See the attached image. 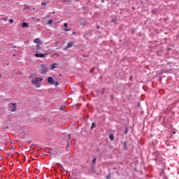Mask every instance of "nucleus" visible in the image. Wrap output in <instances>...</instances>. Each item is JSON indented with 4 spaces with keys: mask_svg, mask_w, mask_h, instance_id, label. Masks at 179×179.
I'll return each mask as SVG.
<instances>
[{
    "mask_svg": "<svg viewBox=\"0 0 179 179\" xmlns=\"http://www.w3.org/2000/svg\"><path fill=\"white\" fill-rule=\"evenodd\" d=\"M109 138H110V141H114V135L110 134V135L109 136Z\"/></svg>",
    "mask_w": 179,
    "mask_h": 179,
    "instance_id": "10",
    "label": "nucleus"
},
{
    "mask_svg": "<svg viewBox=\"0 0 179 179\" xmlns=\"http://www.w3.org/2000/svg\"><path fill=\"white\" fill-rule=\"evenodd\" d=\"M96 29H100V26H97V27H96Z\"/></svg>",
    "mask_w": 179,
    "mask_h": 179,
    "instance_id": "23",
    "label": "nucleus"
},
{
    "mask_svg": "<svg viewBox=\"0 0 179 179\" xmlns=\"http://www.w3.org/2000/svg\"><path fill=\"white\" fill-rule=\"evenodd\" d=\"M32 19H34V22H40L39 18L33 17Z\"/></svg>",
    "mask_w": 179,
    "mask_h": 179,
    "instance_id": "11",
    "label": "nucleus"
},
{
    "mask_svg": "<svg viewBox=\"0 0 179 179\" xmlns=\"http://www.w3.org/2000/svg\"><path fill=\"white\" fill-rule=\"evenodd\" d=\"M8 22L10 24H12V23H13V19H10Z\"/></svg>",
    "mask_w": 179,
    "mask_h": 179,
    "instance_id": "14",
    "label": "nucleus"
},
{
    "mask_svg": "<svg viewBox=\"0 0 179 179\" xmlns=\"http://www.w3.org/2000/svg\"><path fill=\"white\" fill-rule=\"evenodd\" d=\"M101 2H102V3L104 2V0H102Z\"/></svg>",
    "mask_w": 179,
    "mask_h": 179,
    "instance_id": "26",
    "label": "nucleus"
},
{
    "mask_svg": "<svg viewBox=\"0 0 179 179\" xmlns=\"http://www.w3.org/2000/svg\"><path fill=\"white\" fill-rule=\"evenodd\" d=\"M41 5H43V6H45L47 5V3H45V2H42V3H41Z\"/></svg>",
    "mask_w": 179,
    "mask_h": 179,
    "instance_id": "17",
    "label": "nucleus"
},
{
    "mask_svg": "<svg viewBox=\"0 0 179 179\" xmlns=\"http://www.w3.org/2000/svg\"><path fill=\"white\" fill-rule=\"evenodd\" d=\"M68 136H69V139H71V134H69Z\"/></svg>",
    "mask_w": 179,
    "mask_h": 179,
    "instance_id": "22",
    "label": "nucleus"
},
{
    "mask_svg": "<svg viewBox=\"0 0 179 179\" xmlns=\"http://www.w3.org/2000/svg\"><path fill=\"white\" fill-rule=\"evenodd\" d=\"M34 43H36V44H38V43H40V39L36 38V39L34 41Z\"/></svg>",
    "mask_w": 179,
    "mask_h": 179,
    "instance_id": "9",
    "label": "nucleus"
},
{
    "mask_svg": "<svg viewBox=\"0 0 179 179\" xmlns=\"http://www.w3.org/2000/svg\"><path fill=\"white\" fill-rule=\"evenodd\" d=\"M110 178H111V176L110 175L107 176V179H110Z\"/></svg>",
    "mask_w": 179,
    "mask_h": 179,
    "instance_id": "20",
    "label": "nucleus"
},
{
    "mask_svg": "<svg viewBox=\"0 0 179 179\" xmlns=\"http://www.w3.org/2000/svg\"><path fill=\"white\" fill-rule=\"evenodd\" d=\"M47 71H48V68L47 67V66L44 64H41L39 66L38 72L39 73H41V75H44V73H45Z\"/></svg>",
    "mask_w": 179,
    "mask_h": 179,
    "instance_id": "2",
    "label": "nucleus"
},
{
    "mask_svg": "<svg viewBox=\"0 0 179 179\" xmlns=\"http://www.w3.org/2000/svg\"><path fill=\"white\" fill-rule=\"evenodd\" d=\"M27 26H29V23L27 22H23L21 25V27H22V29H24V27H27Z\"/></svg>",
    "mask_w": 179,
    "mask_h": 179,
    "instance_id": "7",
    "label": "nucleus"
},
{
    "mask_svg": "<svg viewBox=\"0 0 179 179\" xmlns=\"http://www.w3.org/2000/svg\"><path fill=\"white\" fill-rule=\"evenodd\" d=\"M8 110L12 111V113H15L16 110H17V105L15 103H8Z\"/></svg>",
    "mask_w": 179,
    "mask_h": 179,
    "instance_id": "3",
    "label": "nucleus"
},
{
    "mask_svg": "<svg viewBox=\"0 0 179 179\" xmlns=\"http://www.w3.org/2000/svg\"><path fill=\"white\" fill-rule=\"evenodd\" d=\"M69 30H71V29L66 28V29H64V31H69Z\"/></svg>",
    "mask_w": 179,
    "mask_h": 179,
    "instance_id": "19",
    "label": "nucleus"
},
{
    "mask_svg": "<svg viewBox=\"0 0 179 179\" xmlns=\"http://www.w3.org/2000/svg\"><path fill=\"white\" fill-rule=\"evenodd\" d=\"M2 19H3V20H4L5 22H6V20H7L6 18H5V17H4V18H2Z\"/></svg>",
    "mask_w": 179,
    "mask_h": 179,
    "instance_id": "21",
    "label": "nucleus"
},
{
    "mask_svg": "<svg viewBox=\"0 0 179 179\" xmlns=\"http://www.w3.org/2000/svg\"><path fill=\"white\" fill-rule=\"evenodd\" d=\"M60 110H63V108H62V107H61V108H60Z\"/></svg>",
    "mask_w": 179,
    "mask_h": 179,
    "instance_id": "25",
    "label": "nucleus"
},
{
    "mask_svg": "<svg viewBox=\"0 0 179 179\" xmlns=\"http://www.w3.org/2000/svg\"><path fill=\"white\" fill-rule=\"evenodd\" d=\"M55 65H57V63H55L53 64H52L51 66V70L54 71L55 68H57V66H55Z\"/></svg>",
    "mask_w": 179,
    "mask_h": 179,
    "instance_id": "8",
    "label": "nucleus"
},
{
    "mask_svg": "<svg viewBox=\"0 0 179 179\" xmlns=\"http://www.w3.org/2000/svg\"><path fill=\"white\" fill-rule=\"evenodd\" d=\"M71 47H73V42H70L67 43L66 48H71Z\"/></svg>",
    "mask_w": 179,
    "mask_h": 179,
    "instance_id": "6",
    "label": "nucleus"
},
{
    "mask_svg": "<svg viewBox=\"0 0 179 179\" xmlns=\"http://www.w3.org/2000/svg\"><path fill=\"white\" fill-rule=\"evenodd\" d=\"M76 1H79V0H76Z\"/></svg>",
    "mask_w": 179,
    "mask_h": 179,
    "instance_id": "28",
    "label": "nucleus"
},
{
    "mask_svg": "<svg viewBox=\"0 0 179 179\" xmlns=\"http://www.w3.org/2000/svg\"><path fill=\"white\" fill-rule=\"evenodd\" d=\"M47 23L48 24H52V20H48Z\"/></svg>",
    "mask_w": 179,
    "mask_h": 179,
    "instance_id": "12",
    "label": "nucleus"
},
{
    "mask_svg": "<svg viewBox=\"0 0 179 179\" xmlns=\"http://www.w3.org/2000/svg\"><path fill=\"white\" fill-rule=\"evenodd\" d=\"M29 79H31L32 85H35L36 87H40L41 86V82L44 80V78L36 77L33 75L29 76Z\"/></svg>",
    "mask_w": 179,
    "mask_h": 179,
    "instance_id": "1",
    "label": "nucleus"
},
{
    "mask_svg": "<svg viewBox=\"0 0 179 179\" xmlns=\"http://www.w3.org/2000/svg\"><path fill=\"white\" fill-rule=\"evenodd\" d=\"M96 160H97V159L96 158H94V159L92 161L93 164H96Z\"/></svg>",
    "mask_w": 179,
    "mask_h": 179,
    "instance_id": "15",
    "label": "nucleus"
},
{
    "mask_svg": "<svg viewBox=\"0 0 179 179\" xmlns=\"http://www.w3.org/2000/svg\"><path fill=\"white\" fill-rule=\"evenodd\" d=\"M48 83H50V85H54V86H58L59 85L58 83V81L54 80V78H52V77L48 78Z\"/></svg>",
    "mask_w": 179,
    "mask_h": 179,
    "instance_id": "4",
    "label": "nucleus"
},
{
    "mask_svg": "<svg viewBox=\"0 0 179 179\" xmlns=\"http://www.w3.org/2000/svg\"><path fill=\"white\" fill-rule=\"evenodd\" d=\"M115 22V20H112V22Z\"/></svg>",
    "mask_w": 179,
    "mask_h": 179,
    "instance_id": "24",
    "label": "nucleus"
},
{
    "mask_svg": "<svg viewBox=\"0 0 179 179\" xmlns=\"http://www.w3.org/2000/svg\"><path fill=\"white\" fill-rule=\"evenodd\" d=\"M35 57H36V58H44L45 55L41 53H36Z\"/></svg>",
    "mask_w": 179,
    "mask_h": 179,
    "instance_id": "5",
    "label": "nucleus"
},
{
    "mask_svg": "<svg viewBox=\"0 0 179 179\" xmlns=\"http://www.w3.org/2000/svg\"><path fill=\"white\" fill-rule=\"evenodd\" d=\"M64 3H66V2H71V0H62Z\"/></svg>",
    "mask_w": 179,
    "mask_h": 179,
    "instance_id": "16",
    "label": "nucleus"
},
{
    "mask_svg": "<svg viewBox=\"0 0 179 179\" xmlns=\"http://www.w3.org/2000/svg\"><path fill=\"white\" fill-rule=\"evenodd\" d=\"M64 27H68V24L66 23V22H65L64 24Z\"/></svg>",
    "mask_w": 179,
    "mask_h": 179,
    "instance_id": "18",
    "label": "nucleus"
},
{
    "mask_svg": "<svg viewBox=\"0 0 179 179\" xmlns=\"http://www.w3.org/2000/svg\"><path fill=\"white\" fill-rule=\"evenodd\" d=\"M96 127V123L93 122L92 125L91 127V129H93V128Z\"/></svg>",
    "mask_w": 179,
    "mask_h": 179,
    "instance_id": "13",
    "label": "nucleus"
},
{
    "mask_svg": "<svg viewBox=\"0 0 179 179\" xmlns=\"http://www.w3.org/2000/svg\"><path fill=\"white\" fill-rule=\"evenodd\" d=\"M2 77V75H0V78H1Z\"/></svg>",
    "mask_w": 179,
    "mask_h": 179,
    "instance_id": "27",
    "label": "nucleus"
}]
</instances>
